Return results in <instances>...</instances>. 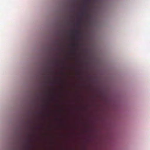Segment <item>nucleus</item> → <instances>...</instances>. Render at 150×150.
I'll return each instance as SVG.
<instances>
[{
	"mask_svg": "<svg viewBox=\"0 0 150 150\" xmlns=\"http://www.w3.org/2000/svg\"><path fill=\"white\" fill-rule=\"evenodd\" d=\"M55 61L57 62H59L58 60L57 59H56Z\"/></svg>",
	"mask_w": 150,
	"mask_h": 150,
	"instance_id": "f03ea898",
	"label": "nucleus"
},
{
	"mask_svg": "<svg viewBox=\"0 0 150 150\" xmlns=\"http://www.w3.org/2000/svg\"><path fill=\"white\" fill-rule=\"evenodd\" d=\"M27 127L28 128H30V126L29 125H28L27 126Z\"/></svg>",
	"mask_w": 150,
	"mask_h": 150,
	"instance_id": "7ed1b4c3",
	"label": "nucleus"
},
{
	"mask_svg": "<svg viewBox=\"0 0 150 150\" xmlns=\"http://www.w3.org/2000/svg\"><path fill=\"white\" fill-rule=\"evenodd\" d=\"M29 140H27V141L28 142H29Z\"/></svg>",
	"mask_w": 150,
	"mask_h": 150,
	"instance_id": "39448f33",
	"label": "nucleus"
},
{
	"mask_svg": "<svg viewBox=\"0 0 150 150\" xmlns=\"http://www.w3.org/2000/svg\"><path fill=\"white\" fill-rule=\"evenodd\" d=\"M76 45H77V46H78V44H76Z\"/></svg>",
	"mask_w": 150,
	"mask_h": 150,
	"instance_id": "423d86ee",
	"label": "nucleus"
},
{
	"mask_svg": "<svg viewBox=\"0 0 150 150\" xmlns=\"http://www.w3.org/2000/svg\"><path fill=\"white\" fill-rule=\"evenodd\" d=\"M76 25H77V26L78 27L79 25V24H76Z\"/></svg>",
	"mask_w": 150,
	"mask_h": 150,
	"instance_id": "20e7f679",
	"label": "nucleus"
},
{
	"mask_svg": "<svg viewBox=\"0 0 150 150\" xmlns=\"http://www.w3.org/2000/svg\"><path fill=\"white\" fill-rule=\"evenodd\" d=\"M71 32L76 34H78L79 33V31L77 30H73L71 31Z\"/></svg>",
	"mask_w": 150,
	"mask_h": 150,
	"instance_id": "f257e3e1",
	"label": "nucleus"
}]
</instances>
